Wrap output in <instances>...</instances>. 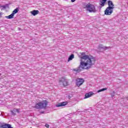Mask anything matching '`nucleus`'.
Segmentation results:
<instances>
[{
	"label": "nucleus",
	"mask_w": 128,
	"mask_h": 128,
	"mask_svg": "<svg viewBox=\"0 0 128 128\" xmlns=\"http://www.w3.org/2000/svg\"><path fill=\"white\" fill-rule=\"evenodd\" d=\"M78 56L80 58V62L78 68L74 70L76 72H80L82 70H90L96 64V58L84 52L79 53Z\"/></svg>",
	"instance_id": "nucleus-1"
},
{
	"label": "nucleus",
	"mask_w": 128,
	"mask_h": 128,
	"mask_svg": "<svg viewBox=\"0 0 128 128\" xmlns=\"http://www.w3.org/2000/svg\"><path fill=\"white\" fill-rule=\"evenodd\" d=\"M108 6L106 8V9L104 11V14L106 16H110V14L113 12L114 9V5L112 2L111 0L108 1Z\"/></svg>",
	"instance_id": "nucleus-2"
},
{
	"label": "nucleus",
	"mask_w": 128,
	"mask_h": 128,
	"mask_svg": "<svg viewBox=\"0 0 128 128\" xmlns=\"http://www.w3.org/2000/svg\"><path fill=\"white\" fill-rule=\"evenodd\" d=\"M48 106V102L46 100H44L41 102L37 103L34 108L36 110H40L42 108H46Z\"/></svg>",
	"instance_id": "nucleus-3"
},
{
	"label": "nucleus",
	"mask_w": 128,
	"mask_h": 128,
	"mask_svg": "<svg viewBox=\"0 0 128 128\" xmlns=\"http://www.w3.org/2000/svg\"><path fill=\"white\" fill-rule=\"evenodd\" d=\"M87 12H96V6L92 4H87L86 6Z\"/></svg>",
	"instance_id": "nucleus-4"
},
{
	"label": "nucleus",
	"mask_w": 128,
	"mask_h": 128,
	"mask_svg": "<svg viewBox=\"0 0 128 128\" xmlns=\"http://www.w3.org/2000/svg\"><path fill=\"white\" fill-rule=\"evenodd\" d=\"M59 82L60 84H62L64 86H68V80L66 79H64V78H62L60 80Z\"/></svg>",
	"instance_id": "nucleus-5"
},
{
	"label": "nucleus",
	"mask_w": 128,
	"mask_h": 128,
	"mask_svg": "<svg viewBox=\"0 0 128 128\" xmlns=\"http://www.w3.org/2000/svg\"><path fill=\"white\" fill-rule=\"evenodd\" d=\"M84 82V80L82 78H77L76 80V85L77 86H80Z\"/></svg>",
	"instance_id": "nucleus-6"
},
{
	"label": "nucleus",
	"mask_w": 128,
	"mask_h": 128,
	"mask_svg": "<svg viewBox=\"0 0 128 128\" xmlns=\"http://www.w3.org/2000/svg\"><path fill=\"white\" fill-rule=\"evenodd\" d=\"M0 128H14L12 127V125L6 123L0 122Z\"/></svg>",
	"instance_id": "nucleus-7"
},
{
	"label": "nucleus",
	"mask_w": 128,
	"mask_h": 128,
	"mask_svg": "<svg viewBox=\"0 0 128 128\" xmlns=\"http://www.w3.org/2000/svg\"><path fill=\"white\" fill-rule=\"evenodd\" d=\"M66 104H68V102H64L56 104V106L57 108H60L62 106H66Z\"/></svg>",
	"instance_id": "nucleus-8"
},
{
	"label": "nucleus",
	"mask_w": 128,
	"mask_h": 128,
	"mask_svg": "<svg viewBox=\"0 0 128 128\" xmlns=\"http://www.w3.org/2000/svg\"><path fill=\"white\" fill-rule=\"evenodd\" d=\"M98 50H102V49L106 50L110 48V46L108 47V46H104L102 44H100L98 46Z\"/></svg>",
	"instance_id": "nucleus-9"
},
{
	"label": "nucleus",
	"mask_w": 128,
	"mask_h": 128,
	"mask_svg": "<svg viewBox=\"0 0 128 128\" xmlns=\"http://www.w3.org/2000/svg\"><path fill=\"white\" fill-rule=\"evenodd\" d=\"M92 94H94V92H89L88 93H86L85 94V97L84 98H90V96H92Z\"/></svg>",
	"instance_id": "nucleus-10"
},
{
	"label": "nucleus",
	"mask_w": 128,
	"mask_h": 128,
	"mask_svg": "<svg viewBox=\"0 0 128 128\" xmlns=\"http://www.w3.org/2000/svg\"><path fill=\"white\" fill-rule=\"evenodd\" d=\"M39 12H40L38 10H34L30 12L32 16H36V14H38Z\"/></svg>",
	"instance_id": "nucleus-11"
},
{
	"label": "nucleus",
	"mask_w": 128,
	"mask_h": 128,
	"mask_svg": "<svg viewBox=\"0 0 128 128\" xmlns=\"http://www.w3.org/2000/svg\"><path fill=\"white\" fill-rule=\"evenodd\" d=\"M106 2V0H100V6H104V4Z\"/></svg>",
	"instance_id": "nucleus-12"
},
{
	"label": "nucleus",
	"mask_w": 128,
	"mask_h": 128,
	"mask_svg": "<svg viewBox=\"0 0 128 128\" xmlns=\"http://www.w3.org/2000/svg\"><path fill=\"white\" fill-rule=\"evenodd\" d=\"M16 112H18V109L16 108H14L10 111L12 114V116H16Z\"/></svg>",
	"instance_id": "nucleus-13"
},
{
	"label": "nucleus",
	"mask_w": 128,
	"mask_h": 128,
	"mask_svg": "<svg viewBox=\"0 0 128 128\" xmlns=\"http://www.w3.org/2000/svg\"><path fill=\"white\" fill-rule=\"evenodd\" d=\"M14 15L12 13L10 15H9L8 16H6V18H8V20H10L12 18H14Z\"/></svg>",
	"instance_id": "nucleus-14"
},
{
	"label": "nucleus",
	"mask_w": 128,
	"mask_h": 128,
	"mask_svg": "<svg viewBox=\"0 0 128 128\" xmlns=\"http://www.w3.org/2000/svg\"><path fill=\"white\" fill-rule=\"evenodd\" d=\"M73 58H74V54H72L68 58V62L72 60Z\"/></svg>",
	"instance_id": "nucleus-15"
},
{
	"label": "nucleus",
	"mask_w": 128,
	"mask_h": 128,
	"mask_svg": "<svg viewBox=\"0 0 128 128\" xmlns=\"http://www.w3.org/2000/svg\"><path fill=\"white\" fill-rule=\"evenodd\" d=\"M18 10H20V9L18 8H16L12 12V14L14 16L16 14H18Z\"/></svg>",
	"instance_id": "nucleus-16"
},
{
	"label": "nucleus",
	"mask_w": 128,
	"mask_h": 128,
	"mask_svg": "<svg viewBox=\"0 0 128 128\" xmlns=\"http://www.w3.org/2000/svg\"><path fill=\"white\" fill-rule=\"evenodd\" d=\"M108 90L107 88H103L102 89H100V90H98L97 92H104V90Z\"/></svg>",
	"instance_id": "nucleus-17"
},
{
	"label": "nucleus",
	"mask_w": 128,
	"mask_h": 128,
	"mask_svg": "<svg viewBox=\"0 0 128 128\" xmlns=\"http://www.w3.org/2000/svg\"><path fill=\"white\" fill-rule=\"evenodd\" d=\"M6 5L2 6L0 8H6Z\"/></svg>",
	"instance_id": "nucleus-18"
},
{
	"label": "nucleus",
	"mask_w": 128,
	"mask_h": 128,
	"mask_svg": "<svg viewBox=\"0 0 128 128\" xmlns=\"http://www.w3.org/2000/svg\"><path fill=\"white\" fill-rule=\"evenodd\" d=\"M45 126H46V128H50V125H48V124H45Z\"/></svg>",
	"instance_id": "nucleus-19"
},
{
	"label": "nucleus",
	"mask_w": 128,
	"mask_h": 128,
	"mask_svg": "<svg viewBox=\"0 0 128 128\" xmlns=\"http://www.w3.org/2000/svg\"><path fill=\"white\" fill-rule=\"evenodd\" d=\"M72 2H76V0H71Z\"/></svg>",
	"instance_id": "nucleus-20"
},
{
	"label": "nucleus",
	"mask_w": 128,
	"mask_h": 128,
	"mask_svg": "<svg viewBox=\"0 0 128 128\" xmlns=\"http://www.w3.org/2000/svg\"><path fill=\"white\" fill-rule=\"evenodd\" d=\"M16 112H20V111H18V110L17 109Z\"/></svg>",
	"instance_id": "nucleus-21"
}]
</instances>
